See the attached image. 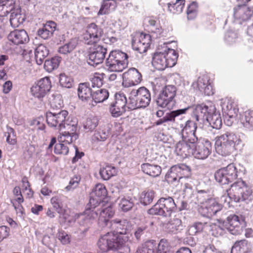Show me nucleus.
Returning a JSON list of instances; mask_svg holds the SVG:
<instances>
[{
    "instance_id": "f257e3e1",
    "label": "nucleus",
    "mask_w": 253,
    "mask_h": 253,
    "mask_svg": "<svg viewBox=\"0 0 253 253\" xmlns=\"http://www.w3.org/2000/svg\"><path fill=\"white\" fill-rule=\"evenodd\" d=\"M178 57L176 51L169 48L165 43L159 45L153 57L152 64L158 70H164L167 67L174 66Z\"/></svg>"
},
{
    "instance_id": "f03ea898",
    "label": "nucleus",
    "mask_w": 253,
    "mask_h": 253,
    "mask_svg": "<svg viewBox=\"0 0 253 253\" xmlns=\"http://www.w3.org/2000/svg\"><path fill=\"white\" fill-rule=\"evenodd\" d=\"M214 147L216 153L223 156H229L237 149L241 140L235 133L227 131L216 136Z\"/></svg>"
},
{
    "instance_id": "7ed1b4c3",
    "label": "nucleus",
    "mask_w": 253,
    "mask_h": 253,
    "mask_svg": "<svg viewBox=\"0 0 253 253\" xmlns=\"http://www.w3.org/2000/svg\"><path fill=\"white\" fill-rule=\"evenodd\" d=\"M227 192L230 199L236 202H240L251 200L253 190L252 187L249 186L245 181L239 179L231 184Z\"/></svg>"
},
{
    "instance_id": "20e7f679",
    "label": "nucleus",
    "mask_w": 253,
    "mask_h": 253,
    "mask_svg": "<svg viewBox=\"0 0 253 253\" xmlns=\"http://www.w3.org/2000/svg\"><path fill=\"white\" fill-rule=\"evenodd\" d=\"M176 210V206L171 197L161 198L150 209L148 213L152 215L170 216Z\"/></svg>"
},
{
    "instance_id": "39448f33",
    "label": "nucleus",
    "mask_w": 253,
    "mask_h": 253,
    "mask_svg": "<svg viewBox=\"0 0 253 253\" xmlns=\"http://www.w3.org/2000/svg\"><path fill=\"white\" fill-rule=\"evenodd\" d=\"M127 55L120 50H113L106 59V65L112 72H122L127 65Z\"/></svg>"
},
{
    "instance_id": "423d86ee",
    "label": "nucleus",
    "mask_w": 253,
    "mask_h": 253,
    "mask_svg": "<svg viewBox=\"0 0 253 253\" xmlns=\"http://www.w3.org/2000/svg\"><path fill=\"white\" fill-rule=\"evenodd\" d=\"M238 171L234 164H230L226 167L217 170L214 173L216 182L221 185L228 184L237 178Z\"/></svg>"
},
{
    "instance_id": "0eeeda50",
    "label": "nucleus",
    "mask_w": 253,
    "mask_h": 253,
    "mask_svg": "<svg viewBox=\"0 0 253 253\" xmlns=\"http://www.w3.org/2000/svg\"><path fill=\"white\" fill-rule=\"evenodd\" d=\"M68 112L64 110L58 113L48 112L46 115L47 124L49 127L59 130H63L68 125L72 124L68 123Z\"/></svg>"
},
{
    "instance_id": "6e6552de",
    "label": "nucleus",
    "mask_w": 253,
    "mask_h": 253,
    "mask_svg": "<svg viewBox=\"0 0 253 253\" xmlns=\"http://www.w3.org/2000/svg\"><path fill=\"white\" fill-rule=\"evenodd\" d=\"M103 35V30L94 23L88 25L83 34V39L86 44L95 45L99 44Z\"/></svg>"
},
{
    "instance_id": "1a4fd4ad",
    "label": "nucleus",
    "mask_w": 253,
    "mask_h": 253,
    "mask_svg": "<svg viewBox=\"0 0 253 253\" xmlns=\"http://www.w3.org/2000/svg\"><path fill=\"white\" fill-rule=\"evenodd\" d=\"M130 101L135 102L134 105L130 107L134 109L136 108H144L148 106L151 101V94L145 87H140L138 89H133L131 92Z\"/></svg>"
},
{
    "instance_id": "9d476101",
    "label": "nucleus",
    "mask_w": 253,
    "mask_h": 253,
    "mask_svg": "<svg viewBox=\"0 0 253 253\" xmlns=\"http://www.w3.org/2000/svg\"><path fill=\"white\" fill-rule=\"evenodd\" d=\"M111 250H118L130 241L131 234L128 232H109L107 234Z\"/></svg>"
},
{
    "instance_id": "9b49d317",
    "label": "nucleus",
    "mask_w": 253,
    "mask_h": 253,
    "mask_svg": "<svg viewBox=\"0 0 253 253\" xmlns=\"http://www.w3.org/2000/svg\"><path fill=\"white\" fill-rule=\"evenodd\" d=\"M151 36L149 34L141 33L137 34L132 41V48L140 53L146 52L150 48Z\"/></svg>"
},
{
    "instance_id": "f8f14e48",
    "label": "nucleus",
    "mask_w": 253,
    "mask_h": 253,
    "mask_svg": "<svg viewBox=\"0 0 253 253\" xmlns=\"http://www.w3.org/2000/svg\"><path fill=\"white\" fill-rule=\"evenodd\" d=\"M211 144L208 139L199 138L195 143L192 155L199 159L207 158L211 152Z\"/></svg>"
},
{
    "instance_id": "ddd939ff",
    "label": "nucleus",
    "mask_w": 253,
    "mask_h": 253,
    "mask_svg": "<svg viewBox=\"0 0 253 253\" xmlns=\"http://www.w3.org/2000/svg\"><path fill=\"white\" fill-rule=\"evenodd\" d=\"M191 174L190 167L184 164H180L171 167L167 175V178L171 179L172 181H174L178 179L180 181L183 178H189Z\"/></svg>"
},
{
    "instance_id": "4468645a",
    "label": "nucleus",
    "mask_w": 253,
    "mask_h": 253,
    "mask_svg": "<svg viewBox=\"0 0 253 253\" xmlns=\"http://www.w3.org/2000/svg\"><path fill=\"white\" fill-rule=\"evenodd\" d=\"M127 102L125 95L121 92L115 94V100L110 104V112L112 116L118 117L126 112Z\"/></svg>"
},
{
    "instance_id": "2eb2a0df",
    "label": "nucleus",
    "mask_w": 253,
    "mask_h": 253,
    "mask_svg": "<svg viewBox=\"0 0 253 253\" xmlns=\"http://www.w3.org/2000/svg\"><path fill=\"white\" fill-rule=\"evenodd\" d=\"M72 122V124L68 125L66 128H64L65 130L60 134L58 137L59 142H64L69 145L78 138V134L77 133L78 128L77 123Z\"/></svg>"
},
{
    "instance_id": "dca6fc26",
    "label": "nucleus",
    "mask_w": 253,
    "mask_h": 253,
    "mask_svg": "<svg viewBox=\"0 0 253 253\" xmlns=\"http://www.w3.org/2000/svg\"><path fill=\"white\" fill-rule=\"evenodd\" d=\"M51 87V81L48 77L40 79L31 88V92L33 96L37 98H42L48 92Z\"/></svg>"
},
{
    "instance_id": "f3484780",
    "label": "nucleus",
    "mask_w": 253,
    "mask_h": 253,
    "mask_svg": "<svg viewBox=\"0 0 253 253\" xmlns=\"http://www.w3.org/2000/svg\"><path fill=\"white\" fill-rule=\"evenodd\" d=\"M141 80V74L134 68L128 69L123 74V85L125 87H128L137 85Z\"/></svg>"
},
{
    "instance_id": "a211bd4d",
    "label": "nucleus",
    "mask_w": 253,
    "mask_h": 253,
    "mask_svg": "<svg viewBox=\"0 0 253 253\" xmlns=\"http://www.w3.org/2000/svg\"><path fill=\"white\" fill-rule=\"evenodd\" d=\"M106 53L107 49L102 45L100 44L93 45V47L90 48L88 55L89 63L92 65H97L102 63Z\"/></svg>"
},
{
    "instance_id": "6ab92c4d",
    "label": "nucleus",
    "mask_w": 253,
    "mask_h": 253,
    "mask_svg": "<svg viewBox=\"0 0 253 253\" xmlns=\"http://www.w3.org/2000/svg\"><path fill=\"white\" fill-rule=\"evenodd\" d=\"M253 15V8L245 4L238 5L234 8L233 16L240 23L250 20Z\"/></svg>"
},
{
    "instance_id": "aec40b11",
    "label": "nucleus",
    "mask_w": 253,
    "mask_h": 253,
    "mask_svg": "<svg viewBox=\"0 0 253 253\" xmlns=\"http://www.w3.org/2000/svg\"><path fill=\"white\" fill-rule=\"evenodd\" d=\"M221 209V205L214 199L207 200L199 209V212L205 216H212Z\"/></svg>"
},
{
    "instance_id": "412c9836",
    "label": "nucleus",
    "mask_w": 253,
    "mask_h": 253,
    "mask_svg": "<svg viewBox=\"0 0 253 253\" xmlns=\"http://www.w3.org/2000/svg\"><path fill=\"white\" fill-rule=\"evenodd\" d=\"M199 90L206 95L210 96L214 93V90L210 77L207 74L200 76L196 83Z\"/></svg>"
},
{
    "instance_id": "4be33fe9",
    "label": "nucleus",
    "mask_w": 253,
    "mask_h": 253,
    "mask_svg": "<svg viewBox=\"0 0 253 253\" xmlns=\"http://www.w3.org/2000/svg\"><path fill=\"white\" fill-rule=\"evenodd\" d=\"M190 141V142L186 141L182 138L181 141H179L176 145L175 151L177 155L182 158H186L190 154H192V151L195 146V143Z\"/></svg>"
},
{
    "instance_id": "5701e85b",
    "label": "nucleus",
    "mask_w": 253,
    "mask_h": 253,
    "mask_svg": "<svg viewBox=\"0 0 253 253\" xmlns=\"http://www.w3.org/2000/svg\"><path fill=\"white\" fill-rule=\"evenodd\" d=\"M197 128V126L195 122L191 120L187 121L181 130L182 138L189 142L190 141L197 142L198 139L195 135Z\"/></svg>"
},
{
    "instance_id": "b1692460",
    "label": "nucleus",
    "mask_w": 253,
    "mask_h": 253,
    "mask_svg": "<svg viewBox=\"0 0 253 253\" xmlns=\"http://www.w3.org/2000/svg\"><path fill=\"white\" fill-rule=\"evenodd\" d=\"M98 216V213L93 209L86 208L82 213L75 214L76 219L81 218L83 220L82 222H80L81 225H85L88 228Z\"/></svg>"
},
{
    "instance_id": "393cba45",
    "label": "nucleus",
    "mask_w": 253,
    "mask_h": 253,
    "mask_svg": "<svg viewBox=\"0 0 253 253\" xmlns=\"http://www.w3.org/2000/svg\"><path fill=\"white\" fill-rule=\"evenodd\" d=\"M8 39L16 45L24 44L29 40L28 34L24 30H15L11 32L8 36Z\"/></svg>"
},
{
    "instance_id": "a878e982",
    "label": "nucleus",
    "mask_w": 253,
    "mask_h": 253,
    "mask_svg": "<svg viewBox=\"0 0 253 253\" xmlns=\"http://www.w3.org/2000/svg\"><path fill=\"white\" fill-rule=\"evenodd\" d=\"M222 109L225 115L232 119L237 116V109L234 100L230 97H226L222 102Z\"/></svg>"
},
{
    "instance_id": "bb28decb",
    "label": "nucleus",
    "mask_w": 253,
    "mask_h": 253,
    "mask_svg": "<svg viewBox=\"0 0 253 253\" xmlns=\"http://www.w3.org/2000/svg\"><path fill=\"white\" fill-rule=\"evenodd\" d=\"M240 224V218L235 214H233L227 217L225 225L231 234L236 235L240 233L241 229Z\"/></svg>"
},
{
    "instance_id": "cd10ccee",
    "label": "nucleus",
    "mask_w": 253,
    "mask_h": 253,
    "mask_svg": "<svg viewBox=\"0 0 253 253\" xmlns=\"http://www.w3.org/2000/svg\"><path fill=\"white\" fill-rule=\"evenodd\" d=\"M56 28V23L53 21H48L43 26L39 29L38 35L42 39L46 40L52 36Z\"/></svg>"
},
{
    "instance_id": "c85d7f7f",
    "label": "nucleus",
    "mask_w": 253,
    "mask_h": 253,
    "mask_svg": "<svg viewBox=\"0 0 253 253\" xmlns=\"http://www.w3.org/2000/svg\"><path fill=\"white\" fill-rule=\"evenodd\" d=\"M14 0H0V17L7 16L9 13L15 11Z\"/></svg>"
},
{
    "instance_id": "c756f323",
    "label": "nucleus",
    "mask_w": 253,
    "mask_h": 253,
    "mask_svg": "<svg viewBox=\"0 0 253 253\" xmlns=\"http://www.w3.org/2000/svg\"><path fill=\"white\" fill-rule=\"evenodd\" d=\"M142 171L152 177H157L160 175L162 171L161 167L157 165L144 163L141 165Z\"/></svg>"
},
{
    "instance_id": "7c9ffc66",
    "label": "nucleus",
    "mask_w": 253,
    "mask_h": 253,
    "mask_svg": "<svg viewBox=\"0 0 253 253\" xmlns=\"http://www.w3.org/2000/svg\"><path fill=\"white\" fill-rule=\"evenodd\" d=\"M250 245L246 240L236 241L232 247L231 253H248L250 251Z\"/></svg>"
},
{
    "instance_id": "2f4dec72",
    "label": "nucleus",
    "mask_w": 253,
    "mask_h": 253,
    "mask_svg": "<svg viewBox=\"0 0 253 253\" xmlns=\"http://www.w3.org/2000/svg\"><path fill=\"white\" fill-rule=\"evenodd\" d=\"M185 0H176L167 3L168 10L173 14H180L185 5Z\"/></svg>"
},
{
    "instance_id": "473e14b6",
    "label": "nucleus",
    "mask_w": 253,
    "mask_h": 253,
    "mask_svg": "<svg viewBox=\"0 0 253 253\" xmlns=\"http://www.w3.org/2000/svg\"><path fill=\"white\" fill-rule=\"evenodd\" d=\"M117 0H104L103 1L98 15L107 14L113 11L117 7Z\"/></svg>"
},
{
    "instance_id": "72a5a7b5",
    "label": "nucleus",
    "mask_w": 253,
    "mask_h": 253,
    "mask_svg": "<svg viewBox=\"0 0 253 253\" xmlns=\"http://www.w3.org/2000/svg\"><path fill=\"white\" fill-rule=\"evenodd\" d=\"M149 30L152 34H155L156 38L161 36L163 33V29L159 22L154 17H150L148 19Z\"/></svg>"
},
{
    "instance_id": "f704fd0d",
    "label": "nucleus",
    "mask_w": 253,
    "mask_h": 253,
    "mask_svg": "<svg viewBox=\"0 0 253 253\" xmlns=\"http://www.w3.org/2000/svg\"><path fill=\"white\" fill-rule=\"evenodd\" d=\"M13 196L11 200V202L15 209L20 210L22 208L21 204L24 202L20 188L18 186L14 187L13 190Z\"/></svg>"
},
{
    "instance_id": "c9c22d12",
    "label": "nucleus",
    "mask_w": 253,
    "mask_h": 253,
    "mask_svg": "<svg viewBox=\"0 0 253 253\" xmlns=\"http://www.w3.org/2000/svg\"><path fill=\"white\" fill-rule=\"evenodd\" d=\"M154 222L151 220L145 219L136 228L134 232V236L137 240H139L142 236L149 227L153 226Z\"/></svg>"
},
{
    "instance_id": "e433bc0d",
    "label": "nucleus",
    "mask_w": 253,
    "mask_h": 253,
    "mask_svg": "<svg viewBox=\"0 0 253 253\" xmlns=\"http://www.w3.org/2000/svg\"><path fill=\"white\" fill-rule=\"evenodd\" d=\"M49 54V50L47 47L43 45H39L36 49L35 52V59L39 65L42 64L43 59L47 56Z\"/></svg>"
},
{
    "instance_id": "4c0bfd02",
    "label": "nucleus",
    "mask_w": 253,
    "mask_h": 253,
    "mask_svg": "<svg viewBox=\"0 0 253 253\" xmlns=\"http://www.w3.org/2000/svg\"><path fill=\"white\" fill-rule=\"evenodd\" d=\"M114 213L115 211L113 207L109 204L100 211L99 220L100 222H102L105 225H107L109 219L113 216Z\"/></svg>"
},
{
    "instance_id": "58836bf2",
    "label": "nucleus",
    "mask_w": 253,
    "mask_h": 253,
    "mask_svg": "<svg viewBox=\"0 0 253 253\" xmlns=\"http://www.w3.org/2000/svg\"><path fill=\"white\" fill-rule=\"evenodd\" d=\"M78 94L79 97L83 101L87 100L92 95L91 88L87 85V84H80L78 89Z\"/></svg>"
},
{
    "instance_id": "ea45409f",
    "label": "nucleus",
    "mask_w": 253,
    "mask_h": 253,
    "mask_svg": "<svg viewBox=\"0 0 253 253\" xmlns=\"http://www.w3.org/2000/svg\"><path fill=\"white\" fill-rule=\"evenodd\" d=\"M117 171L115 167L107 165L100 170V174L104 180H108L117 174Z\"/></svg>"
},
{
    "instance_id": "a19ab883",
    "label": "nucleus",
    "mask_w": 253,
    "mask_h": 253,
    "mask_svg": "<svg viewBox=\"0 0 253 253\" xmlns=\"http://www.w3.org/2000/svg\"><path fill=\"white\" fill-rule=\"evenodd\" d=\"M60 62L61 57L54 56L45 61L44 68L47 72H50L58 67Z\"/></svg>"
},
{
    "instance_id": "79ce46f5",
    "label": "nucleus",
    "mask_w": 253,
    "mask_h": 253,
    "mask_svg": "<svg viewBox=\"0 0 253 253\" xmlns=\"http://www.w3.org/2000/svg\"><path fill=\"white\" fill-rule=\"evenodd\" d=\"M92 100L96 103H101L109 97V92L106 89H100L92 93Z\"/></svg>"
},
{
    "instance_id": "37998d69",
    "label": "nucleus",
    "mask_w": 253,
    "mask_h": 253,
    "mask_svg": "<svg viewBox=\"0 0 253 253\" xmlns=\"http://www.w3.org/2000/svg\"><path fill=\"white\" fill-rule=\"evenodd\" d=\"M173 99L172 97H169L168 95H166L164 93L161 92L157 100V103L159 106L162 108L169 109L170 104Z\"/></svg>"
},
{
    "instance_id": "c03bdc74",
    "label": "nucleus",
    "mask_w": 253,
    "mask_h": 253,
    "mask_svg": "<svg viewBox=\"0 0 253 253\" xmlns=\"http://www.w3.org/2000/svg\"><path fill=\"white\" fill-rule=\"evenodd\" d=\"M198 3L196 1H192L187 6L186 10L187 18L188 20L195 19L198 14Z\"/></svg>"
},
{
    "instance_id": "a18cd8bd",
    "label": "nucleus",
    "mask_w": 253,
    "mask_h": 253,
    "mask_svg": "<svg viewBox=\"0 0 253 253\" xmlns=\"http://www.w3.org/2000/svg\"><path fill=\"white\" fill-rule=\"evenodd\" d=\"M91 194L93 196L98 197L103 200L107 195V191L104 184L98 183L95 185Z\"/></svg>"
},
{
    "instance_id": "49530a36",
    "label": "nucleus",
    "mask_w": 253,
    "mask_h": 253,
    "mask_svg": "<svg viewBox=\"0 0 253 253\" xmlns=\"http://www.w3.org/2000/svg\"><path fill=\"white\" fill-rule=\"evenodd\" d=\"M57 212L59 214V218L60 222L61 223H64L67 222L71 223L77 219L75 218V215H74V218L71 217V211L69 210H66L62 208L60 210H58Z\"/></svg>"
},
{
    "instance_id": "de8ad7c7",
    "label": "nucleus",
    "mask_w": 253,
    "mask_h": 253,
    "mask_svg": "<svg viewBox=\"0 0 253 253\" xmlns=\"http://www.w3.org/2000/svg\"><path fill=\"white\" fill-rule=\"evenodd\" d=\"M208 120L213 128L216 129L221 128L222 123L220 114L219 113L215 112L213 113L209 117Z\"/></svg>"
},
{
    "instance_id": "09e8293b",
    "label": "nucleus",
    "mask_w": 253,
    "mask_h": 253,
    "mask_svg": "<svg viewBox=\"0 0 253 253\" xmlns=\"http://www.w3.org/2000/svg\"><path fill=\"white\" fill-rule=\"evenodd\" d=\"M97 245L99 251L101 253H106L111 250V247L107 234L102 236L98 240Z\"/></svg>"
},
{
    "instance_id": "8fccbe9b",
    "label": "nucleus",
    "mask_w": 253,
    "mask_h": 253,
    "mask_svg": "<svg viewBox=\"0 0 253 253\" xmlns=\"http://www.w3.org/2000/svg\"><path fill=\"white\" fill-rule=\"evenodd\" d=\"M155 197V192L150 190L143 191L140 196V202L144 205H147L151 203Z\"/></svg>"
},
{
    "instance_id": "3c124183",
    "label": "nucleus",
    "mask_w": 253,
    "mask_h": 253,
    "mask_svg": "<svg viewBox=\"0 0 253 253\" xmlns=\"http://www.w3.org/2000/svg\"><path fill=\"white\" fill-rule=\"evenodd\" d=\"M187 110V108L178 109L175 111H171L169 113H167L164 116L166 122H170L174 123L175 121V118L180 115L184 114L186 113Z\"/></svg>"
},
{
    "instance_id": "603ef678",
    "label": "nucleus",
    "mask_w": 253,
    "mask_h": 253,
    "mask_svg": "<svg viewBox=\"0 0 253 253\" xmlns=\"http://www.w3.org/2000/svg\"><path fill=\"white\" fill-rule=\"evenodd\" d=\"M208 107L206 105H197L194 111V115L196 120L199 121L200 119L204 118L208 111Z\"/></svg>"
},
{
    "instance_id": "864d4df0",
    "label": "nucleus",
    "mask_w": 253,
    "mask_h": 253,
    "mask_svg": "<svg viewBox=\"0 0 253 253\" xmlns=\"http://www.w3.org/2000/svg\"><path fill=\"white\" fill-rule=\"evenodd\" d=\"M243 126L248 128L253 127V110H248L245 112L244 118L242 119Z\"/></svg>"
},
{
    "instance_id": "5fc2aeb1",
    "label": "nucleus",
    "mask_w": 253,
    "mask_h": 253,
    "mask_svg": "<svg viewBox=\"0 0 253 253\" xmlns=\"http://www.w3.org/2000/svg\"><path fill=\"white\" fill-rule=\"evenodd\" d=\"M181 226V221L178 218H174L166 224V228L169 232L176 233Z\"/></svg>"
},
{
    "instance_id": "6e6d98bb",
    "label": "nucleus",
    "mask_w": 253,
    "mask_h": 253,
    "mask_svg": "<svg viewBox=\"0 0 253 253\" xmlns=\"http://www.w3.org/2000/svg\"><path fill=\"white\" fill-rule=\"evenodd\" d=\"M76 42L74 41H71L68 43L60 46L58 52L61 54H67L72 52L76 46Z\"/></svg>"
},
{
    "instance_id": "4d7b16f0",
    "label": "nucleus",
    "mask_w": 253,
    "mask_h": 253,
    "mask_svg": "<svg viewBox=\"0 0 253 253\" xmlns=\"http://www.w3.org/2000/svg\"><path fill=\"white\" fill-rule=\"evenodd\" d=\"M68 145L64 142H59L55 144L54 153L56 154L67 155L69 153Z\"/></svg>"
},
{
    "instance_id": "13d9d810",
    "label": "nucleus",
    "mask_w": 253,
    "mask_h": 253,
    "mask_svg": "<svg viewBox=\"0 0 253 253\" xmlns=\"http://www.w3.org/2000/svg\"><path fill=\"white\" fill-rule=\"evenodd\" d=\"M59 83L60 85L64 87L70 88L72 87L73 80L65 74H61L59 77Z\"/></svg>"
},
{
    "instance_id": "bf43d9fd",
    "label": "nucleus",
    "mask_w": 253,
    "mask_h": 253,
    "mask_svg": "<svg viewBox=\"0 0 253 253\" xmlns=\"http://www.w3.org/2000/svg\"><path fill=\"white\" fill-rule=\"evenodd\" d=\"M169 247L168 240L162 239L158 245L157 253H170Z\"/></svg>"
},
{
    "instance_id": "052dcab7",
    "label": "nucleus",
    "mask_w": 253,
    "mask_h": 253,
    "mask_svg": "<svg viewBox=\"0 0 253 253\" xmlns=\"http://www.w3.org/2000/svg\"><path fill=\"white\" fill-rule=\"evenodd\" d=\"M104 74L95 73L91 79V86L93 87H100L103 84Z\"/></svg>"
},
{
    "instance_id": "680f3d73",
    "label": "nucleus",
    "mask_w": 253,
    "mask_h": 253,
    "mask_svg": "<svg viewBox=\"0 0 253 253\" xmlns=\"http://www.w3.org/2000/svg\"><path fill=\"white\" fill-rule=\"evenodd\" d=\"M16 11H14L11 13L10 18V23L11 25L14 27H17L21 23V21H20V18L21 17V14L19 13L18 9L15 10Z\"/></svg>"
},
{
    "instance_id": "e2e57ef3",
    "label": "nucleus",
    "mask_w": 253,
    "mask_h": 253,
    "mask_svg": "<svg viewBox=\"0 0 253 253\" xmlns=\"http://www.w3.org/2000/svg\"><path fill=\"white\" fill-rule=\"evenodd\" d=\"M57 238L63 245H67L71 242V236L63 230H59Z\"/></svg>"
},
{
    "instance_id": "0e129e2a",
    "label": "nucleus",
    "mask_w": 253,
    "mask_h": 253,
    "mask_svg": "<svg viewBox=\"0 0 253 253\" xmlns=\"http://www.w3.org/2000/svg\"><path fill=\"white\" fill-rule=\"evenodd\" d=\"M119 205L123 211H126L132 208L133 203L130 200L122 198L119 202Z\"/></svg>"
},
{
    "instance_id": "69168bd1",
    "label": "nucleus",
    "mask_w": 253,
    "mask_h": 253,
    "mask_svg": "<svg viewBox=\"0 0 253 253\" xmlns=\"http://www.w3.org/2000/svg\"><path fill=\"white\" fill-rule=\"evenodd\" d=\"M161 92L164 93L166 95H168L169 97L174 98L176 95V88L173 85H166Z\"/></svg>"
},
{
    "instance_id": "338daca9",
    "label": "nucleus",
    "mask_w": 253,
    "mask_h": 253,
    "mask_svg": "<svg viewBox=\"0 0 253 253\" xmlns=\"http://www.w3.org/2000/svg\"><path fill=\"white\" fill-rule=\"evenodd\" d=\"M114 223L116 224V227L117 229H122L123 233L126 232L128 222L126 219L120 220L118 219H114L112 221Z\"/></svg>"
},
{
    "instance_id": "774afa93",
    "label": "nucleus",
    "mask_w": 253,
    "mask_h": 253,
    "mask_svg": "<svg viewBox=\"0 0 253 253\" xmlns=\"http://www.w3.org/2000/svg\"><path fill=\"white\" fill-rule=\"evenodd\" d=\"M98 123L97 119L95 118H87L84 124V126L85 129L92 130L96 127Z\"/></svg>"
}]
</instances>
